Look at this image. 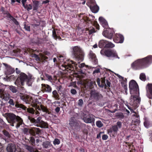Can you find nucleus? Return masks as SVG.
Returning <instances> with one entry per match:
<instances>
[{"label": "nucleus", "instance_id": "1", "mask_svg": "<svg viewBox=\"0 0 152 152\" xmlns=\"http://www.w3.org/2000/svg\"><path fill=\"white\" fill-rule=\"evenodd\" d=\"M129 88L130 94L131 95L129 104L132 107L130 106L128 104L126 105L130 110L131 112L134 113L133 109H136L139 106L141 100L139 96V87L136 81L132 80L129 82Z\"/></svg>", "mask_w": 152, "mask_h": 152}, {"label": "nucleus", "instance_id": "2", "mask_svg": "<svg viewBox=\"0 0 152 152\" xmlns=\"http://www.w3.org/2000/svg\"><path fill=\"white\" fill-rule=\"evenodd\" d=\"M20 98L26 103L31 104L32 106L35 107L36 109L40 110V109L43 112L48 114L51 113L50 111L47 107L42 105L37 99L33 98L29 95L20 93Z\"/></svg>", "mask_w": 152, "mask_h": 152}, {"label": "nucleus", "instance_id": "3", "mask_svg": "<svg viewBox=\"0 0 152 152\" xmlns=\"http://www.w3.org/2000/svg\"><path fill=\"white\" fill-rule=\"evenodd\" d=\"M3 116L6 118L8 122L12 126H14L15 125L16 127L18 128L23 123V121L21 118L13 113H7Z\"/></svg>", "mask_w": 152, "mask_h": 152}, {"label": "nucleus", "instance_id": "4", "mask_svg": "<svg viewBox=\"0 0 152 152\" xmlns=\"http://www.w3.org/2000/svg\"><path fill=\"white\" fill-rule=\"evenodd\" d=\"M70 49L72 55L76 61L80 62L83 60L85 53L80 47H72Z\"/></svg>", "mask_w": 152, "mask_h": 152}, {"label": "nucleus", "instance_id": "5", "mask_svg": "<svg viewBox=\"0 0 152 152\" xmlns=\"http://www.w3.org/2000/svg\"><path fill=\"white\" fill-rule=\"evenodd\" d=\"M8 103L10 105L12 106H15V107L17 108H20L22 110H26L28 112L32 114H35L36 115L39 114V112L36 110H34L33 108L29 107L27 108L23 104H21L18 101H14L13 99H9Z\"/></svg>", "mask_w": 152, "mask_h": 152}, {"label": "nucleus", "instance_id": "6", "mask_svg": "<svg viewBox=\"0 0 152 152\" xmlns=\"http://www.w3.org/2000/svg\"><path fill=\"white\" fill-rule=\"evenodd\" d=\"M77 64L74 61L68 60L66 62L61 65L60 66V69L64 71V73L67 74L70 73L72 71L74 70V69H76L77 68Z\"/></svg>", "mask_w": 152, "mask_h": 152}, {"label": "nucleus", "instance_id": "7", "mask_svg": "<svg viewBox=\"0 0 152 152\" xmlns=\"http://www.w3.org/2000/svg\"><path fill=\"white\" fill-rule=\"evenodd\" d=\"M28 119L32 123L37 127L44 128H48V124L41 120L42 118L40 117L35 119L34 118L28 116Z\"/></svg>", "mask_w": 152, "mask_h": 152}, {"label": "nucleus", "instance_id": "8", "mask_svg": "<svg viewBox=\"0 0 152 152\" xmlns=\"http://www.w3.org/2000/svg\"><path fill=\"white\" fill-rule=\"evenodd\" d=\"M28 76L23 72L20 73L18 76L15 84L18 87H21L25 84L28 79Z\"/></svg>", "mask_w": 152, "mask_h": 152}, {"label": "nucleus", "instance_id": "9", "mask_svg": "<svg viewBox=\"0 0 152 152\" xmlns=\"http://www.w3.org/2000/svg\"><path fill=\"white\" fill-rule=\"evenodd\" d=\"M100 53L101 54L104 55L108 57L119 58L116 51L113 50H102Z\"/></svg>", "mask_w": 152, "mask_h": 152}, {"label": "nucleus", "instance_id": "10", "mask_svg": "<svg viewBox=\"0 0 152 152\" xmlns=\"http://www.w3.org/2000/svg\"><path fill=\"white\" fill-rule=\"evenodd\" d=\"M90 94V98L95 101L100 100L103 98V96L97 90H91Z\"/></svg>", "mask_w": 152, "mask_h": 152}, {"label": "nucleus", "instance_id": "11", "mask_svg": "<svg viewBox=\"0 0 152 152\" xmlns=\"http://www.w3.org/2000/svg\"><path fill=\"white\" fill-rule=\"evenodd\" d=\"M142 67V58L137 59L131 64V68L136 70L141 69Z\"/></svg>", "mask_w": 152, "mask_h": 152}, {"label": "nucleus", "instance_id": "12", "mask_svg": "<svg viewBox=\"0 0 152 152\" xmlns=\"http://www.w3.org/2000/svg\"><path fill=\"white\" fill-rule=\"evenodd\" d=\"M114 33L115 32L113 29L109 28L104 29L102 32V34L106 37L111 39L112 38Z\"/></svg>", "mask_w": 152, "mask_h": 152}, {"label": "nucleus", "instance_id": "13", "mask_svg": "<svg viewBox=\"0 0 152 152\" xmlns=\"http://www.w3.org/2000/svg\"><path fill=\"white\" fill-rule=\"evenodd\" d=\"M69 124L72 128L75 129H77L80 128V124L78 122L75 117H72L70 118Z\"/></svg>", "mask_w": 152, "mask_h": 152}, {"label": "nucleus", "instance_id": "14", "mask_svg": "<svg viewBox=\"0 0 152 152\" xmlns=\"http://www.w3.org/2000/svg\"><path fill=\"white\" fill-rule=\"evenodd\" d=\"M2 64L4 66L5 69V74L6 75H10L15 72V69L10 65L5 63H2Z\"/></svg>", "mask_w": 152, "mask_h": 152}, {"label": "nucleus", "instance_id": "15", "mask_svg": "<svg viewBox=\"0 0 152 152\" xmlns=\"http://www.w3.org/2000/svg\"><path fill=\"white\" fill-rule=\"evenodd\" d=\"M152 62V56L149 55L143 58V68L148 66Z\"/></svg>", "mask_w": 152, "mask_h": 152}, {"label": "nucleus", "instance_id": "16", "mask_svg": "<svg viewBox=\"0 0 152 152\" xmlns=\"http://www.w3.org/2000/svg\"><path fill=\"white\" fill-rule=\"evenodd\" d=\"M0 96L6 101L9 100L10 98V95L5 92L3 88L0 89Z\"/></svg>", "mask_w": 152, "mask_h": 152}, {"label": "nucleus", "instance_id": "17", "mask_svg": "<svg viewBox=\"0 0 152 152\" xmlns=\"http://www.w3.org/2000/svg\"><path fill=\"white\" fill-rule=\"evenodd\" d=\"M118 128L117 126H113L108 131V133L110 134V136L115 137L117 134Z\"/></svg>", "mask_w": 152, "mask_h": 152}, {"label": "nucleus", "instance_id": "18", "mask_svg": "<svg viewBox=\"0 0 152 152\" xmlns=\"http://www.w3.org/2000/svg\"><path fill=\"white\" fill-rule=\"evenodd\" d=\"M146 88L147 91V96L150 99H152V84L148 83Z\"/></svg>", "mask_w": 152, "mask_h": 152}, {"label": "nucleus", "instance_id": "19", "mask_svg": "<svg viewBox=\"0 0 152 152\" xmlns=\"http://www.w3.org/2000/svg\"><path fill=\"white\" fill-rule=\"evenodd\" d=\"M96 82L99 86L101 88L104 87L105 89L107 88V86L105 83V78H102L101 79L98 78L96 79Z\"/></svg>", "mask_w": 152, "mask_h": 152}, {"label": "nucleus", "instance_id": "20", "mask_svg": "<svg viewBox=\"0 0 152 152\" xmlns=\"http://www.w3.org/2000/svg\"><path fill=\"white\" fill-rule=\"evenodd\" d=\"M124 36L120 34H116L113 39L114 41L116 43H122L124 41Z\"/></svg>", "mask_w": 152, "mask_h": 152}, {"label": "nucleus", "instance_id": "21", "mask_svg": "<svg viewBox=\"0 0 152 152\" xmlns=\"http://www.w3.org/2000/svg\"><path fill=\"white\" fill-rule=\"evenodd\" d=\"M89 58L94 64H97L98 61L96 56L91 50L90 51L89 54Z\"/></svg>", "mask_w": 152, "mask_h": 152}, {"label": "nucleus", "instance_id": "22", "mask_svg": "<svg viewBox=\"0 0 152 152\" xmlns=\"http://www.w3.org/2000/svg\"><path fill=\"white\" fill-rule=\"evenodd\" d=\"M42 91L43 92L50 93L52 91V88L49 85L45 84H42Z\"/></svg>", "mask_w": 152, "mask_h": 152}, {"label": "nucleus", "instance_id": "23", "mask_svg": "<svg viewBox=\"0 0 152 152\" xmlns=\"http://www.w3.org/2000/svg\"><path fill=\"white\" fill-rule=\"evenodd\" d=\"M6 149L8 152H15L16 150L15 145L12 143H10L7 145Z\"/></svg>", "mask_w": 152, "mask_h": 152}, {"label": "nucleus", "instance_id": "24", "mask_svg": "<svg viewBox=\"0 0 152 152\" xmlns=\"http://www.w3.org/2000/svg\"><path fill=\"white\" fill-rule=\"evenodd\" d=\"M43 148L46 149H50L53 147V145L50 142L48 141H45L43 142L42 144Z\"/></svg>", "mask_w": 152, "mask_h": 152}, {"label": "nucleus", "instance_id": "25", "mask_svg": "<svg viewBox=\"0 0 152 152\" xmlns=\"http://www.w3.org/2000/svg\"><path fill=\"white\" fill-rule=\"evenodd\" d=\"M144 122L143 123L145 127L148 128L151 126V123L149 119L147 117H144Z\"/></svg>", "mask_w": 152, "mask_h": 152}, {"label": "nucleus", "instance_id": "26", "mask_svg": "<svg viewBox=\"0 0 152 152\" xmlns=\"http://www.w3.org/2000/svg\"><path fill=\"white\" fill-rule=\"evenodd\" d=\"M83 119L84 122L86 123L94 122L95 121L94 118L93 117L92 118L91 117H89V118L85 117Z\"/></svg>", "mask_w": 152, "mask_h": 152}, {"label": "nucleus", "instance_id": "27", "mask_svg": "<svg viewBox=\"0 0 152 152\" xmlns=\"http://www.w3.org/2000/svg\"><path fill=\"white\" fill-rule=\"evenodd\" d=\"M92 12L94 13H97L99 10V7L96 4L89 6Z\"/></svg>", "mask_w": 152, "mask_h": 152}, {"label": "nucleus", "instance_id": "28", "mask_svg": "<svg viewBox=\"0 0 152 152\" xmlns=\"http://www.w3.org/2000/svg\"><path fill=\"white\" fill-rule=\"evenodd\" d=\"M33 11H37L39 8V1H33Z\"/></svg>", "mask_w": 152, "mask_h": 152}, {"label": "nucleus", "instance_id": "29", "mask_svg": "<svg viewBox=\"0 0 152 152\" xmlns=\"http://www.w3.org/2000/svg\"><path fill=\"white\" fill-rule=\"evenodd\" d=\"M107 41L104 40H100L99 43V47L100 48H106Z\"/></svg>", "mask_w": 152, "mask_h": 152}, {"label": "nucleus", "instance_id": "30", "mask_svg": "<svg viewBox=\"0 0 152 152\" xmlns=\"http://www.w3.org/2000/svg\"><path fill=\"white\" fill-rule=\"evenodd\" d=\"M30 45L38 44L39 43V41L38 39H32L30 41Z\"/></svg>", "mask_w": 152, "mask_h": 152}, {"label": "nucleus", "instance_id": "31", "mask_svg": "<svg viewBox=\"0 0 152 152\" xmlns=\"http://www.w3.org/2000/svg\"><path fill=\"white\" fill-rule=\"evenodd\" d=\"M53 96L56 100H59L60 99L59 95L58 94L57 91L56 90H54L52 92Z\"/></svg>", "mask_w": 152, "mask_h": 152}, {"label": "nucleus", "instance_id": "32", "mask_svg": "<svg viewBox=\"0 0 152 152\" xmlns=\"http://www.w3.org/2000/svg\"><path fill=\"white\" fill-rule=\"evenodd\" d=\"M26 148L30 152H38V150H35L33 147L30 146L26 145Z\"/></svg>", "mask_w": 152, "mask_h": 152}, {"label": "nucleus", "instance_id": "33", "mask_svg": "<svg viewBox=\"0 0 152 152\" xmlns=\"http://www.w3.org/2000/svg\"><path fill=\"white\" fill-rule=\"evenodd\" d=\"M127 80L126 78H125L124 79L121 80V83L122 87L124 88H125L126 89L127 87Z\"/></svg>", "mask_w": 152, "mask_h": 152}, {"label": "nucleus", "instance_id": "34", "mask_svg": "<svg viewBox=\"0 0 152 152\" xmlns=\"http://www.w3.org/2000/svg\"><path fill=\"white\" fill-rule=\"evenodd\" d=\"M132 118H136V119L135 120H132L134 122H137L138 123H139L140 122L139 120V115L136 113H135L134 114L132 115Z\"/></svg>", "mask_w": 152, "mask_h": 152}, {"label": "nucleus", "instance_id": "35", "mask_svg": "<svg viewBox=\"0 0 152 152\" xmlns=\"http://www.w3.org/2000/svg\"><path fill=\"white\" fill-rule=\"evenodd\" d=\"M23 6L28 11L31 10L32 8V5L31 4H25L24 5H23Z\"/></svg>", "mask_w": 152, "mask_h": 152}, {"label": "nucleus", "instance_id": "36", "mask_svg": "<svg viewBox=\"0 0 152 152\" xmlns=\"http://www.w3.org/2000/svg\"><path fill=\"white\" fill-rule=\"evenodd\" d=\"M89 2L86 3V5L88 7L93 5L96 4V1L95 0H88Z\"/></svg>", "mask_w": 152, "mask_h": 152}, {"label": "nucleus", "instance_id": "37", "mask_svg": "<svg viewBox=\"0 0 152 152\" xmlns=\"http://www.w3.org/2000/svg\"><path fill=\"white\" fill-rule=\"evenodd\" d=\"M115 46V45L111 42H109L107 41L106 48H113Z\"/></svg>", "mask_w": 152, "mask_h": 152}, {"label": "nucleus", "instance_id": "38", "mask_svg": "<svg viewBox=\"0 0 152 152\" xmlns=\"http://www.w3.org/2000/svg\"><path fill=\"white\" fill-rule=\"evenodd\" d=\"M26 82L27 84L28 85V86H31L33 82V81L31 77H28V79Z\"/></svg>", "mask_w": 152, "mask_h": 152}, {"label": "nucleus", "instance_id": "39", "mask_svg": "<svg viewBox=\"0 0 152 152\" xmlns=\"http://www.w3.org/2000/svg\"><path fill=\"white\" fill-rule=\"evenodd\" d=\"M33 130L34 132L36 134H39L41 133V130L39 128H34Z\"/></svg>", "mask_w": 152, "mask_h": 152}, {"label": "nucleus", "instance_id": "40", "mask_svg": "<svg viewBox=\"0 0 152 152\" xmlns=\"http://www.w3.org/2000/svg\"><path fill=\"white\" fill-rule=\"evenodd\" d=\"M44 76L45 77H46L47 80L49 81H51L53 80L52 76L48 74L45 73L44 74Z\"/></svg>", "mask_w": 152, "mask_h": 152}, {"label": "nucleus", "instance_id": "41", "mask_svg": "<svg viewBox=\"0 0 152 152\" xmlns=\"http://www.w3.org/2000/svg\"><path fill=\"white\" fill-rule=\"evenodd\" d=\"M60 143V141L59 140L58 138H55L53 141V144L54 145H58Z\"/></svg>", "mask_w": 152, "mask_h": 152}, {"label": "nucleus", "instance_id": "42", "mask_svg": "<svg viewBox=\"0 0 152 152\" xmlns=\"http://www.w3.org/2000/svg\"><path fill=\"white\" fill-rule=\"evenodd\" d=\"M96 125L98 127L100 128L102 127L103 126V124L101 121H97L96 122Z\"/></svg>", "mask_w": 152, "mask_h": 152}, {"label": "nucleus", "instance_id": "43", "mask_svg": "<svg viewBox=\"0 0 152 152\" xmlns=\"http://www.w3.org/2000/svg\"><path fill=\"white\" fill-rule=\"evenodd\" d=\"M3 133L4 134L6 137L10 138V134L7 131L5 130H4L2 131Z\"/></svg>", "mask_w": 152, "mask_h": 152}, {"label": "nucleus", "instance_id": "44", "mask_svg": "<svg viewBox=\"0 0 152 152\" xmlns=\"http://www.w3.org/2000/svg\"><path fill=\"white\" fill-rule=\"evenodd\" d=\"M30 142L31 143L32 145H35V140L34 137H31L29 138Z\"/></svg>", "mask_w": 152, "mask_h": 152}, {"label": "nucleus", "instance_id": "45", "mask_svg": "<svg viewBox=\"0 0 152 152\" xmlns=\"http://www.w3.org/2000/svg\"><path fill=\"white\" fill-rule=\"evenodd\" d=\"M10 89L12 92L14 93H16L17 91V90L16 89L15 87L13 86H10Z\"/></svg>", "mask_w": 152, "mask_h": 152}, {"label": "nucleus", "instance_id": "46", "mask_svg": "<svg viewBox=\"0 0 152 152\" xmlns=\"http://www.w3.org/2000/svg\"><path fill=\"white\" fill-rule=\"evenodd\" d=\"M11 20H12L13 21V22H14V23L15 25L18 26L19 25V23L18 21L15 18L13 17L12 18Z\"/></svg>", "mask_w": 152, "mask_h": 152}, {"label": "nucleus", "instance_id": "47", "mask_svg": "<svg viewBox=\"0 0 152 152\" xmlns=\"http://www.w3.org/2000/svg\"><path fill=\"white\" fill-rule=\"evenodd\" d=\"M24 28L26 30L30 31V27L28 25H26L24 24Z\"/></svg>", "mask_w": 152, "mask_h": 152}, {"label": "nucleus", "instance_id": "48", "mask_svg": "<svg viewBox=\"0 0 152 152\" xmlns=\"http://www.w3.org/2000/svg\"><path fill=\"white\" fill-rule=\"evenodd\" d=\"M88 30V34L90 35L91 34L93 33H95L96 32L94 28H92L91 29L89 30Z\"/></svg>", "mask_w": 152, "mask_h": 152}, {"label": "nucleus", "instance_id": "49", "mask_svg": "<svg viewBox=\"0 0 152 152\" xmlns=\"http://www.w3.org/2000/svg\"><path fill=\"white\" fill-rule=\"evenodd\" d=\"M102 26L104 27L105 28H107V27L108 26V24L107 23L106 20L102 22Z\"/></svg>", "mask_w": 152, "mask_h": 152}, {"label": "nucleus", "instance_id": "50", "mask_svg": "<svg viewBox=\"0 0 152 152\" xmlns=\"http://www.w3.org/2000/svg\"><path fill=\"white\" fill-rule=\"evenodd\" d=\"M83 100L82 99H79L78 101V104L79 107H82L83 104Z\"/></svg>", "mask_w": 152, "mask_h": 152}, {"label": "nucleus", "instance_id": "51", "mask_svg": "<svg viewBox=\"0 0 152 152\" xmlns=\"http://www.w3.org/2000/svg\"><path fill=\"white\" fill-rule=\"evenodd\" d=\"M150 79L149 77H147L146 78L145 74L143 73V81H145L146 80H149Z\"/></svg>", "mask_w": 152, "mask_h": 152}, {"label": "nucleus", "instance_id": "52", "mask_svg": "<svg viewBox=\"0 0 152 152\" xmlns=\"http://www.w3.org/2000/svg\"><path fill=\"white\" fill-rule=\"evenodd\" d=\"M115 126H117L118 128H120L122 126V123L120 121H118L116 123V125Z\"/></svg>", "mask_w": 152, "mask_h": 152}, {"label": "nucleus", "instance_id": "53", "mask_svg": "<svg viewBox=\"0 0 152 152\" xmlns=\"http://www.w3.org/2000/svg\"><path fill=\"white\" fill-rule=\"evenodd\" d=\"M53 36V37L55 39H56L57 37V36L56 34V31L55 30H53V34H52Z\"/></svg>", "mask_w": 152, "mask_h": 152}, {"label": "nucleus", "instance_id": "54", "mask_svg": "<svg viewBox=\"0 0 152 152\" xmlns=\"http://www.w3.org/2000/svg\"><path fill=\"white\" fill-rule=\"evenodd\" d=\"M99 72H100V69L99 68H97L94 71L93 74L94 75V74L96 73H98Z\"/></svg>", "mask_w": 152, "mask_h": 152}, {"label": "nucleus", "instance_id": "55", "mask_svg": "<svg viewBox=\"0 0 152 152\" xmlns=\"http://www.w3.org/2000/svg\"><path fill=\"white\" fill-rule=\"evenodd\" d=\"M83 132L84 134L87 135L88 133V131L86 128H84L83 130Z\"/></svg>", "mask_w": 152, "mask_h": 152}, {"label": "nucleus", "instance_id": "56", "mask_svg": "<svg viewBox=\"0 0 152 152\" xmlns=\"http://www.w3.org/2000/svg\"><path fill=\"white\" fill-rule=\"evenodd\" d=\"M6 15V17L9 18L10 20L12 18L13 16L8 12Z\"/></svg>", "mask_w": 152, "mask_h": 152}, {"label": "nucleus", "instance_id": "57", "mask_svg": "<svg viewBox=\"0 0 152 152\" xmlns=\"http://www.w3.org/2000/svg\"><path fill=\"white\" fill-rule=\"evenodd\" d=\"M33 57H34L37 59H38V60H40V58L39 57V56L38 55L36 54L35 53L33 54Z\"/></svg>", "mask_w": 152, "mask_h": 152}, {"label": "nucleus", "instance_id": "58", "mask_svg": "<svg viewBox=\"0 0 152 152\" xmlns=\"http://www.w3.org/2000/svg\"><path fill=\"white\" fill-rule=\"evenodd\" d=\"M102 139L104 140H107L108 138V136L106 134H104L102 136Z\"/></svg>", "mask_w": 152, "mask_h": 152}, {"label": "nucleus", "instance_id": "59", "mask_svg": "<svg viewBox=\"0 0 152 152\" xmlns=\"http://www.w3.org/2000/svg\"><path fill=\"white\" fill-rule=\"evenodd\" d=\"M70 91L71 93L73 94H75L77 93L76 91L74 89H71Z\"/></svg>", "mask_w": 152, "mask_h": 152}, {"label": "nucleus", "instance_id": "60", "mask_svg": "<svg viewBox=\"0 0 152 152\" xmlns=\"http://www.w3.org/2000/svg\"><path fill=\"white\" fill-rule=\"evenodd\" d=\"M99 20L102 23L105 20L102 17H100L99 18Z\"/></svg>", "mask_w": 152, "mask_h": 152}, {"label": "nucleus", "instance_id": "61", "mask_svg": "<svg viewBox=\"0 0 152 152\" xmlns=\"http://www.w3.org/2000/svg\"><path fill=\"white\" fill-rule=\"evenodd\" d=\"M55 110L56 113H59L60 110V108L59 107H57L55 108Z\"/></svg>", "mask_w": 152, "mask_h": 152}, {"label": "nucleus", "instance_id": "62", "mask_svg": "<svg viewBox=\"0 0 152 152\" xmlns=\"http://www.w3.org/2000/svg\"><path fill=\"white\" fill-rule=\"evenodd\" d=\"M28 129L27 128H24L23 130V132L25 134H26L28 132Z\"/></svg>", "mask_w": 152, "mask_h": 152}, {"label": "nucleus", "instance_id": "63", "mask_svg": "<svg viewBox=\"0 0 152 152\" xmlns=\"http://www.w3.org/2000/svg\"><path fill=\"white\" fill-rule=\"evenodd\" d=\"M15 71L16 72V73L17 74H20L21 73L20 70H19V69H18V68H16L15 69Z\"/></svg>", "mask_w": 152, "mask_h": 152}, {"label": "nucleus", "instance_id": "64", "mask_svg": "<svg viewBox=\"0 0 152 152\" xmlns=\"http://www.w3.org/2000/svg\"><path fill=\"white\" fill-rule=\"evenodd\" d=\"M0 124L3 125H4L6 124L1 119H0Z\"/></svg>", "mask_w": 152, "mask_h": 152}]
</instances>
